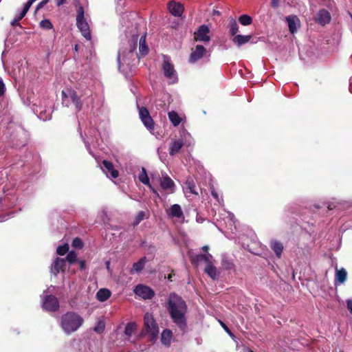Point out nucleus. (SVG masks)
Here are the masks:
<instances>
[{"label":"nucleus","instance_id":"obj_1","mask_svg":"<svg viewBox=\"0 0 352 352\" xmlns=\"http://www.w3.org/2000/svg\"><path fill=\"white\" fill-rule=\"evenodd\" d=\"M82 323V318L74 312L69 311L62 316L61 327L67 333L76 331Z\"/></svg>","mask_w":352,"mask_h":352},{"label":"nucleus","instance_id":"obj_2","mask_svg":"<svg viewBox=\"0 0 352 352\" xmlns=\"http://www.w3.org/2000/svg\"><path fill=\"white\" fill-rule=\"evenodd\" d=\"M142 334L148 335L149 340L155 343L158 338L159 327L152 315L146 313L144 316V329Z\"/></svg>","mask_w":352,"mask_h":352},{"label":"nucleus","instance_id":"obj_3","mask_svg":"<svg viewBox=\"0 0 352 352\" xmlns=\"http://www.w3.org/2000/svg\"><path fill=\"white\" fill-rule=\"evenodd\" d=\"M62 104L67 107L74 104L77 111H80L82 107V103L76 91L71 89L62 91Z\"/></svg>","mask_w":352,"mask_h":352},{"label":"nucleus","instance_id":"obj_4","mask_svg":"<svg viewBox=\"0 0 352 352\" xmlns=\"http://www.w3.org/2000/svg\"><path fill=\"white\" fill-rule=\"evenodd\" d=\"M76 25L82 36L87 40L90 41L91 36L89 30V26L84 17V9L82 6H80L77 10Z\"/></svg>","mask_w":352,"mask_h":352},{"label":"nucleus","instance_id":"obj_5","mask_svg":"<svg viewBox=\"0 0 352 352\" xmlns=\"http://www.w3.org/2000/svg\"><path fill=\"white\" fill-rule=\"evenodd\" d=\"M133 292L136 296L144 300L152 299L155 296V292L153 289L151 287L143 284H139L135 286Z\"/></svg>","mask_w":352,"mask_h":352},{"label":"nucleus","instance_id":"obj_6","mask_svg":"<svg viewBox=\"0 0 352 352\" xmlns=\"http://www.w3.org/2000/svg\"><path fill=\"white\" fill-rule=\"evenodd\" d=\"M138 109L139 116L144 125L150 131H153L154 129V122L150 116L148 110L144 107H138Z\"/></svg>","mask_w":352,"mask_h":352},{"label":"nucleus","instance_id":"obj_7","mask_svg":"<svg viewBox=\"0 0 352 352\" xmlns=\"http://www.w3.org/2000/svg\"><path fill=\"white\" fill-rule=\"evenodd\" d=\"M135 48L136 47L135 42H133V44L131 46V49L127 56L123 55L120 52L118 53V62L119 69H120L122 67H124V65H129L131 64V60L135 59Z\"/></svg>","mask_w":352,"mask_h":352},{"label":"nucleus","instance_id":"obj_8","mask_svg":"<svg viewBox=\"0 0 352 352\" xmlns=\"http://www.w3.org/2000/svg\"><path fill=\"white\" fill-rule=\"evenodd\" d=\"M159 182L161 188L167 194H173L175 191V184L173 180L167 175L160 177Z\"/></svg>","mask_w":352,"mask_h":352},{"label":"nucleus","instance_id":"obj_9","mask_svg":"<svg viewBox=\"0 0 352 352\" xmlns=\"http://www.w3.org/2000/svg\"><path fill=\"white\" fill-rule=\"evenodd\" d=\"M170 315L173 322L181 329H184L186 327V321L184 314L180 309H170Z\"/></svg>","mask_w":352,"mask_h":352},{"label":"nucleus","instance_id":"obj_10","mask_svg":"<svg viewBox=\"0 0 352 352\" xmlns=\"http://www.w3.org/2000/svg\"><path fill=\"white\" fill-rule=\"evenodd\" d=\"M43 308H58V300L57 298L48 294L47 290L43 292Z\"/></svg>","mask_w":352,"mask_h":352},{"label":"nucleus","instance_id":"obj_11","mask_svg":"<svg viewBox=\"0 0 352 352\" xmlns=\"http://www.w3.org/2000/svg\"><path fill=\"white\" fill-rule=\"evenodd\" d=\"M168 308H186L185 301L175 293H170L168 298Z\"/></svg>","mask_w":352,"mask_h":352},{"label":"nucleus","instance_id":"obj_12","mask_svg":"<svg viewBox=\"0 0 352 352\" xmlns=\"http://www.w3.org/2000/svg\"><path fill=\"white\" fill-rule=\"evenodd\" d=\"M162 69L164 71V76L172 80L173 82H175L177 79L176 72L174 69L173 65L170 63V60L167 58H164Z\"/></svg>","mask_w":352,"mask_h":352},{"label":"nucleus","instance_id":"obj_13","mask_svg":"<svg viewBox=\"0 0 352 352\" xmlns=\"http://www.w3.org/2000/svg\"><path fill=\"white\" fill-rule=\"evenodd\" d=\"M209 31V28L207 25H201L198 30L195 33V39L199 41L208 42L210 40V36L208 35Z\"/></svg>","mask_w":352,"mask_h":352},{"label":"nucleus","instance_id":"obj_14","mask_svg":"<svg viewBox=\"0 0 352 352\" xmlns=\"http://www.w3.org/2000/svg\"><path fill=\"white\" fill-rule=\"evenodd\" d=\"M206 50L202 45H197L190 54L189 62L192 63L201 58L205 54Z\"/></svg>","mask_w":352,"mask_h":352},{"label":"nucleus","instance_id":"obj_15","mask_svg":"<svg viewBox=\"0 0 352 352\" xmlns=\"http://www.w3.org/2000/svg\"><path fill=\"white\" fill-rule=\"evenodd\" d=\"M102 164L104 166L103 171L107 177H111L114 179L118 177V171L114 168V166L111 162L103 160Z\"/></svg>","mask_w":352,"mask_h":352},{"label":"nucleus","instance_id":"obj_16","mask_svg":"<svg viewBox=\"0 0 352 352\" xmlns=\"http://www.w3.org/2000/svg\"><path fill=\"white\" fill-rule=\"evenodd\" d=\"M184 146V141L182 139H173L169 146V154L172 156L177 154Z\"/></svg>","mask_w":352,"mask_h":352},{"label":"nucleus","instance_id":"obj_17","mask_svg":"<svg viewBox=\"0 0 352 352\" xmlns=\"http://www.w3.org/2000/svg\"><path fill=\"white\" fill-rule=\"evenodd\" d=\"M169 12L175 16H179L184 12V6L182 4L176 2H170L168 4Z\"/></svg>","mask_w":352,"mask_h":352},{"label":"nucleus","instance_id":"obj_18","mask_svg":"<svg viewBox=\"0 0 352 352\" xmlns=\"http://www.w3.org/2000/svg\"><path fill=\"white\" fill-rule=\"evenodd\" d=\"M316 20L320 24L324 25L330 22L331 14L324 9L320 10L317 14Z\"/></svg>","mask_w":352,"mask_h":352},{"label":"nucleus","instance_id":"obj_19","mask_svg":"<svg viewBox=\"0 0 352 352\" xmlns=\"http://www.w3.org/2000/svg\"><path fill=\"white\" fill-rule=\"evenodd\" d=\"M65 267V259L56 258L51 267V272L56 276Z\"/></svg>","mask_w":352,"mask_h":352},{"label":"nucleus","instance_id":"obj_20","mask_svg":"<svg viewBox=\"0 0 352 352\" xmlns=\"http://www.w3.org/2000/svg\"><path fill=\"white\" fill-rule=\"evenodd\" d=\"M173 338L172 331L170 329H164L161 334V342L166 346H170Z\"/></svg>","mask_w":352,"mask_h":352},{"label":"nucleus","instance_id":"obj_21","mask_svg":"<svg viewBox=\"0 0 352 352\" xmlns=\"http://www.w3.org/2000/svg\"><path fill=\"white\" fill-rule=\"evenodd\" d=\"M146 261V257L144 256L141 258L138 262L134 263L130 273L134 274L140 272L144 269Z\"/></svg>","mask_w":352,"mask_h":352},{"label":"nucleus","instance_id":"obj_22","mask_svg":"<svg viewBox=\"0 0 352 352\" xmlns=\"http://www.w3.org/2000/svg\"><path fill=\"white\" fill-rule=\"evenodd\" d=\"M205 272L213 280L218 278L219 273L217 269L212 265V261L208 263L205 267Z\"/></svg>","mask_w":352,"mask_h":352},{"label":"nucleus","instance_id":"obj_23","mask_svg":"<svg viewBox=\"0 0 352 352\" xmlns=\"http://www.w3.org/2000/svg\"><path fill=\"white\" fill-rule=\"evenodd\" d=\"M252 38L251 35H235L234 38H232V42L235 44H236L239 47L248 43L250 39Z\"/></svg>","mask_w":352,"mask_h":352},{"label":"nucleus","instance_id":"obj_24","mask_svg":"<svg viewBox=\"0 0 352 352\" xmlns=\"http://www.w3.org/2000/svg\"><path fill=\"white\" fill-rule=\"evenodd\" d=\"M288 23L289 29L291 33L294 34L297 31V25L299 22L298 19L296 16H289L286 18Z\"/></svg>","mask_w":352,"mask_h":352},{"label":"nucleus","instance_id":"obj_25","mask_svg":"<svg viewBox=\"0 0 352 352\" xmlns=\"http://www.w3.org/2000/svg\"><path fill=\"white\" fill-rule=\"evenodd\" d=\"M270 248L275 252L276 256L278 258H280L283 250V245L282 243L273 240L270 243Z\"/></svg>","mask_w":352,"mask_h":352},{"label":"nucleus","instance_id":"obj_26","mask_svg":"<svg viewBox=\"0 0 352 352\" xmlns=\"http://www.w3.org/2000/svg\"><path fill=\"white\" fill-rule=\"evenodd\" d=\"M347 278V272L344 268L340 270L336 269V282L339 284H343Z\"/></svg>","mask_w":352,"mask_h":352},{"label":"nucleus","instance_id":"obj_27","mask_svg":"<svg viewBox=\"0 0 352 352\" xmlns=\"http://www.w3.org/2000/svg\"><path fill=\"white\" fill-rule=\"evenodd\" d=\"M169 210L170 215L173 217L181 218L184 215L182 208L179 204H173Z\"/></svg>","mask_w":352,"mask_h":352},{"label":"nucleus","instance_id":"obj_28","mask_svg":"<svg viewBox=\"0 0 352 352\" xmlns=\"http://www.w3.org/2000/svg\"><path fill=\"white\" fill-rule=\"evenodd\" d=\"M212 258V256L210 254H197L193 260L196 263H199L200 262H205L206 263V265L208 263H209L210 262H211V259Z\"/></svg>","mask_w":352,"mask_h":352},{"label":"nucleus","instance_id":"obj_29","mask_svg":"<svg viewBox=\"0 0 352 352\" xmlns=\"http://www.w3.org/2000/svg\"><path fill=\"white\" fill-rule=\"evenodd\" d=\"M111 296V292L107 289H100L96 294V298L100 302L107 300Z\"/></svg>","mask_w":352,"mask_h":352},{"label":"nucleus","instance_id":"obj_30","mask_svg":"<svg viewBox=\"0 0 352 352\" xmlns=\"http://www.w3.org/2000/svg\"><path fill=\"white\" fill-rule=\"evenodd\" d=\"M105 329V320L104 317L98 318L96 326L94 327V331L97 333H102Z\"/></svg>","mask_w":352,"mask_h":352},{"label":"nucleus","instance_id":"obj_31","mask_svg":"<svg viewBox=\"0 0 352 352\" xmlns=\"http://www.w3.org/2000/svg\"><path fill=\"white\" fill-rule=\"evenodd\" d=\"M168 116L170 121L174 126H178L180 124L182 120L177 113L172 111L168 112Z\"/></svg>","mask_w":352,"mask_h":352},{"label":"nucleus","instance_id":"obj_32","mask_svg":"<svg viewBox=\"0 0 352 352\" xmlns=\"http://www.w3.org/2000/svg\"><path fill=\"white\" fill-rule=\"evenodd\" d=\"M186 193H191L195 195H198V192L196 190V186L193 181L188 180L186 182Z\"/></svg>","mask_w":352,"mask_h":352},{"label":"nucleus","instance_id":"obj_33","mask_svg":"<svg viewBox=\"0 0 352 352\" xmlns=\"http://www.w3.org/2000/svg\"><path fill=\"white\" fill-rule=\"evenodd\" d=\"M136 328L137 325L135 322H129L125 327L124 334L129 338L131 337Z\"/></svg>","mask_w":352,"mask_h":352},{"label":"nucleus","instance_id":"obj_34","mask_svg":"<svg viewBox=\"0 0 352 352\" xmlns=\"http://www.w3.org/2000/svg\"><path fill=\"white\" fill-rule=\"evenodd\" d=\"M148 47L146 45L145 36H142L140 39V53L142 56H145L148 53Z\"/></svg>","mask_w":352,"mask_h":352},{"label":"nucleus","instance_id":"obj_35","mask_svg":"<svg viewBox=\"0 0 352 352\" xmlns=\"http://www.w3.org/2000/svg\"><path fill=\"white\" fill-rule=\"evenodd\" d=\"M139 180L145 185H149V179L144 168H142V171L138 176Z\"/></svg>","mask_w":352,"mask_h":352},{"label":"nucleus","instance_id":"obj_36","mask_svg":"<svg viewBox=\"0 0 352 352\" xmlns=\"http://www.w3.org/2000/svg\"><path fill=\"white\" fill-rule=\"evenodd\" d=\"M239 21L243 25H249L252 23V19L249 15L243 14L239 16Z\"/></svg>","mask_w":352,"mask_h":352},{"label":"nucleus","instance_id":"obj_37","mask_svg":"<svg viewBox=\"0 0 352 352\" xmlns=\"http://www.w3.org/2000/svg\"><path fill=\"white\" fill-rule=\"evenodd\" d=\"M230 33L231 35L234 36L239 32V25L236 21L232 19L230 21Z\"/></svg>","mask_w":352,"mask_h":352},{"label":"nucleus","instance_id":"obj_38","mask_svg":"<svg viewBox=\"0 0 352 352\" xmlns=\"http://www.w3.org/2000/svg\"><path fill=\"white\" fill-rule=\"evenodd\" d=\"M67 261L69 264H73L77 261V254L74 251H70L65 258V261Z\"/></svg>","mask_w":352,"mask_h":352},{"label":"nucleus","instance_id":"obj_39","mask_svg":"<svg viewBox=\"0 0 352 352\" xmlns=\"http://www.w3.org/2000/svg\"><path fill=\"white\" fill-rule=\"evenodd\" d=\"M69 250V245L67 243H65L63 245L58 246L56 250V252L58 254L63 256L65 255Z\"/></svg>","mask_w":352,"mask_h":352},{"label":"nucleus","instance_id":"obj_40","mask_svg":"<svg viewBox=\"0 0 352 352\" xmlns=\"http://www.w3.org/2000/svg\"><path fill=\"white\" fill-rule=\"evenodd\" d=\"M40 26L42 28L47 29V30H50L53 27L52 23L48 19L42 20L40 22Z\"/></svg>","mask_w":352,"mask_h":352},{"label":"nucleus","instance_id":"obj_41","mask_svg":"<svg viewBox=\"0 0 352 352\" xmlns=\"http://www.w3.org/2000/svg\"><path fill=\"white\" fill-rule=\"evenodd\" d=\"M221 265L225 270H231L234 266L233 263L227 258L222 260Z\"/></svg>","mask_w":352,"mask_h":352},{"label":"nucleus","instance_id":"obj_42","mask_svg":"<svg viewBox=\"0 0 352 352\" xmlns=\"http://www.w3.org/2000/svg\"><path fill=\"white\" fill-rule=\"evenodd\" d=\"M72 245L74 248L78 249H81L83 247V243L82 240L78 237L74 239Z\"/></svg>","mask_w":352,"mask_h":352},{"label":"nucleus","instance_id":"obj_43","mask_svg":"<svg viewBox=\"0 0 352 352\" xmlns=\"http://www.w3.org/2000/svg\"><path fill=\"white\" fill-rule=\"evenodd\" d=\"M145 217V212L144 211H140L136 217L135 223L138 224Z\"/></svg>","mask_w":352,"mask_h":352},{"label":"nucleus","instance_id":"obj_44","mask_svg":"<svg viewBox=\"0 0 352 352\" xmlns=\"http://www.w3.org/2000/svg\"><path fill=\"white\" fill-rule=\"evenodd\" d=\"M28 12V10L23 8L22 11L19 14L15 16V18L20 21L25 16Z\"/></svg>","mask_w":352,"mask_h":352},{"label":"nucleus","instance_id":"obj_45","mask_svg":"<svg viewBox=\"0 0 352 352\" xmlns=\"http://www.w3.org/2000/svg\"><path fill=\"white\" fill-rule=\"evenodd\" d=\"M6 91L5 85L1 79H0V96H2Z\"/></svg>","mask_w":352,"mask_h":352},{"label":"nucleus","instance_id":"obj_46","mask_svg":"<svg viewBox=\"0 0 352 352\" xmlns=\"http://www.w3.org/2000/svg\"><path fill=\"white\" fill-rule=\"evenodd\" d=\"M49 2V0H42L36 6V11L41 9L45 4Z\"/></svg>","mask_w":352,"mask_h":352},{"label":"nucleus","instance_id":"obj_47","mask_svg":"<svg viewBox=\"0 0 352 352\" xmlns=\"http://www.w3.org/2000/svg\"><path fill=\"white\" fill-rule=\"evenodd\" d=\"M36 0H28V1L24 5V8L27 10H29L31 6L34 3Z\"/></svg>","mask_w":352,"mask_h":352},{"label":"nucleus","instance_id":"obj_48","mask_svg":"<svg viewBox=\"0 0 352 352\" xmlns=\"http://www.w3.org/2000/svg\"><path fill=\"white\" fill-rule=\"evenodd\" d=\"M219 323H220L221 326L224 329V330H225L227 333H228L230 335H231V334H232L231 331H230V329L226 326V324L224 322H223L222 321H221V320H219Z\"/></svg>","mask_w":352,"mask_h":352},{"label":"nucleus","instance_id":"obj_49","mask_svg":"<svg viewBox=\"0 0 352 352\" xmlns=\"http://www.w3.org/2000/svg\"><path fill=\"white\" fill-rule=\"evenodd\" d=\"M150 189L151 190V191L153 192V193H154L157 197H160V195L159 193L157 192V190L155 188H154L151 184L149 183V185H147Z\"/></svg>","mask_w":352,"mask_h":352},{"label":"nucleus","instance_id":"obj_50","mask_svg":"<svg viewBox=\"0 0 352 352\" xmlns=\"http://www.w3.org/2000/svg\"><path fill=\"white\" fill-rule=\"evenodd\" d=\"M150 189L151 190V191L153 192V193H154L157 197H160V195L159 193L157 192V190L155 188H154L151 184L149 183V185H147Z\"/></svg>","mask_w":352,"mask_h":352},{"label":"nucleus","instance_id":"obj_51","mask_svg":"<svg viewBox=\"0 0 352 352\" xmlns=\"http://www.w3.org/2000/svg\"><path fill=\"white\" fill-rule=\"evenodd\" d=\"M11 25L14 27L20 26L19 21L14 17V19L11 21Z\"/></svg>","mask_w":352,"mask_h":352},{"label":"nucleus","instance_id":"obj_52","mask_svg":"<svg viewBox=\"0 0 352 352\" xmlns=\"http://www.w3.org/2000/svg\"><path fill=\"white\" fill-rule=\"evenodd\" d=\"M271 5L273 8H277L279 6V0H271Z\"/></svg>","mask_w":352,"mask_h":352},{"label":"nucleus","instance_id":"obj_53","mask_svg":"<svg viewBox=\"0 0 352 352\" xmlns=\"http://www.w3.org/2000/svg\"><path fill=\"white\" fill-rule=\"evenodd\" d=\"M78 263H79L80 269L81 270H85V269L86 265H85V261H80L78 262Z\"/></svg>","mask_w":352,"mask_h":352},{"label":"nucleus","instance_id":"obj_54","mask_svg":"<svg viewBox=\"0 0 352 352\" xmlns=\"http://www.w3.org/2000/svg\"><path fill=\"white\" fill-rule=\"evenodd\" d=\"M66 3V0H56V4L57 6H60Z\"/></svg>","mask_w":352,"mask_h":352},{"label":"nucleus","instance_id":"obj_55","mask_svg":"<svg viewBox=\"0 0 352 352\" xmlns=\"http://www.w3.org/2000/svg\"><path fill=\"white\" fill-rule=\"evenodd\" d=\"M347 308H352V299L346 300Z\"/></svg>","mask_w":352,"mask_h":352},{"label":"nucleus","instance_id":"obj_56","mask_svg":"<svg viewBox=\"0 0 352 352\" xmlns=\"http://www.w3.org/2000/svg\"><path fill=\"white\" fill-rule=\"evenodd\" d=\"M221 12L217 10H213L212 11V16H220Z\"/></svg>","mask_w":352,"mask_h":352},{"label":"nucleus","instance_id":"obj_57","mask_svg":"<svg viewBox=\"0 0 352 352\" xmlns=\"http://www.w3.org/2000/svg\"><path fill=\"white\" fill-rule=\"evenodd\" d=\"M327 208L329 210H333L335 208V206L332 204H330L328 205Z\"/></svg>","mask_w":352,"mask_h":352},{"label":"nucleus","instance_id":"obj_58","mask_svg":"<svg viewBox=\"0 0 352 352\" xmlns=\"http://www.w3.org/2000/svg\"><path fill=\"white\" fill-rule=\"evenodd\" d=\"M208 249H209V247H208V245H204V246H203V248H202V250H203L204 251H205V252H207V251L208 250Z\"/></svg>","mask_w":352,"mask_h":352},{"label":"nucleus","instance_id":"obj_59","mask_svg":"<svg viewBox=\"0 0 352 352\" xmlns=\"http://www.w3.org/2000/svg\"><path fill=\"white\" fill-rule=\"evenodd\" d=\"M212 196L215 198V199H218V195L217 192H212Z\"/></svg>","mask_w":352,"mask_h":352},{"label":"nucleus","instance_id":"obj_60","mask_svg":"<svg viewBox=\"0 0 352 352\" xmlns=\"http://www.w3.org/2000/svg\"><path fill=\"white\" fill-rule=\"evenodd\" d=\"M86 146H87V150H89V153H90V154H91L92 155H94L92 154L91 151H90V146H89V145H87Z\"/></svg>","mask_w":352,"mask_h":352},{"label":"nucleus","instance_id":"obj_61","mask_svg":"<svg viewBox=\"0 0 352 352\" xmlns=\"http://www.w3.org/2000/svg\"><path fill=\"white\" fill-rule=\"evenodd\" d=\"M168 279L169 280L172 281V274H171L168 276Z\"/></svg>","mask_w":352,"mask_h":352},{"label":"nucleus","instance_id":"obj_62","mask_svg":"<svg viewBox=\"0 0 352 352\" xmlns=\"http://www.w3.org/2000/svg\"><path fill=\"white\" fill-rule=\"evenodd\" d=\"M197 221L198 222H202L203 219H201V218H197Z\"/></svg>","mask_w":352,"mask_h":352},{"label":"nucleus","instance_id":"obj_63","mask_svg":"<svg viewBox=\"0 0 352 352\" xmlns=\"http://www.w3.org/2000/svg\"><path fill=\"white\" fill-rule=\"evenodd\" d=\"M197 221L198 222H202L203 219H201V218H197Z\"/></svg>","mask_w":352,"mask_h":352},{"label":"nucleus","instance_id":"obj_64","mask_svg":"<svg viewBox=\"0 0 352 352\" xmlns=\"http://www.w3.org/2000/svg\"><path fill=\"white\" fill-rule=\"evenodd\" d=\"M74 50H75V51H78V45H75Z\"/></svg>","mask_w":352,"mask_h":352}]
</instances>
